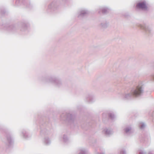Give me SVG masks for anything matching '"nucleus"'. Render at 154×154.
<instances>
[{"label": "nucleus", "instance_id": "nucleus-12", "mask_svg": "<svg viewBox=\"0 0 154 154\" xmlns=\"http://www.w3.org/2000/svg\"><path fill=\"white\" fill-rule=\"evenodd\" d=\"M123 131L127 134H130L133 132L132 127L131 125L127 126L124 129Z\"/></svg>", "mask_w": 154, "mask_h": 154}, {"label": "nucleus", "instance_id": "nucleus-4", "mask_svg": "<svg viewBox=\"0 0 154 154\" xmlns=\"http://www.w3.org/2000/svg\"><path fill=\"white\" fill-rule=\"evenodd\" d=\"M60 117L62 120L68 121L71 125H75L76 121L75 119V116L74 115L69 113H64L60 116Z\"/></svg>", "mask_w": 154, "mask_h": 154}, {"label": "nucleus", "instance_id": "nucleus-13", "mask_svg": "<svg viewBox=\"0 0 154 154\" xmlns=\"http://www.w3.org/2000/svg\"><path fill=\"white\" fill-rule=\"evenodd\" d=\"M21 135H22L24 138L26 139L30 138L31 137V135L29 133V131L24 129L21 131Z\"/></svg>", "mask_w": 154, "mask_h": 154}, {"label": "nucleus", "instance_id": "nucleus-1", "mask_svg": "<svg viewBox=\"0 0 154 154\" xmlns=\"http://www.w3.org/2000/svg\"><path fill=\"white\" fill-rule=\"evenodd\" d=\"M144 91L143 85L142 83L132 88L130 91H125L122 93L121 95L122 99L125 100H129L134 97H139L143 95Z\"/></svg>", "mask_w": 154, "mask_h": 154}, {"label": "nucleus", "instance_id": "nucleus-15", "mask_svg": "<svg viewBox=\"0 0 154 154\" xmlns=\"http://www.w3.org/2000/svg\"><path fill=\"white\" fill-rule=\"evenodd\" d=\"M86 100L89 103H91L94 102L95 98L93 95L91 94H88L86 96Z\"/></svg>", "mask_w": 154, "mask_h": 154}, {"label": "nucleus", "instance_id": "nucleus-7", "mask_svg": "<svg viewBox=\"0 0 154 154\" xmlns=\"http://www.w3.org/2000/svg\"><path fill=\"white\" fill-rule=\"evenodd\" d=\"M138 27L141 29L144 30L145 34L148 36L152 35L153 32L152 29L149 28L148 25L145 23H143L142 24H139L138 25Z\"/></svg>", "mask_w": 154, "mask_h": 154}, {"label": "nucleus", "instance_id": "nucleus-9", "mask_svg": "<svg viewBox=\"0 0 154 154\" xmlns=\"http://www.w3.org/2000/svg\"><path fill=\"white\" fill-rule=\"evenodd\" d=\"M15 3L17 6L23 5L29 8L32 7V5L30 4L29 0H16Z\"/></svg>", "mask_w": 154, "mask_h": 154}, {"label": "nucleus", "instance_id": "nucleus-21", "mask_svg": "<svg viewBox=\"0 0 154 154\" xmlns=\"http://www.w3.org/2000/svg\"><path fill=\"white\" fill-rule=\"evenodd\" d=\"M109 117L112 120H114L116 118V116L113 113H109L108 114Z\"/></svg>", "mask_w": 154, "mask_h": 154}, {"label": "nucleus", "instance_id": "nucleus-23", "mask_svg": "<svg viewBox=\"0 0 154 154\" xmlns=\"http://www.w3.org/2000/svg\"><path fill=\"white\" fill-rule=\"evenodd\" d=\"M109 10V9L107 8L106 7L103 8L102 9V13L103 14H105L106 13L108 12Z\"/></svg>", "mask_w": 154, "mask_h": 154}, {"label": "nucleus", "instance_id": "nucleus-19", "mask_svg": "<svg viewBox=\"0 0 154 154\" xmlns=\"http://www.w3.org/2000/svg\"><path fill=\"white\" fill-rule=\"evenodd\" d=\"M139 126L140 129L143 130L146 127V125L144 123L141 122L139 123Z\"/></svg>", "mask_w": 154, "mask_h": 154}, {"label": "nucleus", "instance_id": "nucleus-24", "mask_svg": "<svg viewBox=\"0 0 154 154\" xmlns=\"http://www.w3.org/2000/svg\"><path fill=\"white\" fill-rule=\"evenodd\" d=\"M119 154H126V151L124 148L121 149L119 152Z\"/></svg>", "mask_w": 154, "mask_h": 154}, {"label": "nucleus", "instance_id": "nucleus-25", "mask_svg": "<svg viewBox=\"0 0 154 154\" xmlns=\"http://www.w3.org/2000/svg\"><path fill=\"white\" fill-rule=\"evenodd\" d=\"M137 154H146V152L143 150H140L138 151Z\"/></svg>", "mask_w": 154, "mask_h": 154}, {"label": "nucleus", "instance_id": "nucleus-26", "mask_svg": "<svg viewBox=\"0 0 154 154\" xmlns=\"http://www.w3.org/2000/svg\"><path fill=\"white\" fill-rule=\"evenodd\" d=\"M89 124H87L86 123H85L84 124L81 125V127L82 128H85L86 127L88 126Z\"/></svg>", "mask_w": 154, "mask_h": 154}, {"label": "nucleus", "instance_id": "nucleus-5", "mask_svg": "<svg viewBox=\"0 0 154 154\" xmlns=\"http://www.w3.org/2000/svg\"><path fill=\"white\" fill-rule=\"evenodd\" d=\"M4 134V137L2 138V141L10 147L13 143V137L10 133L8 131H5Z\"/></svg>", "mask_w": 154, "mask_h": 154}, {"label": "nucleus", "instance_id": "nucleus-16", "mask_svg": "<svg viewBox=\"0 0 154 154\" xmlns=\"http://www.w3.org/2000/svg\"><path fill=\"white\" fill-rule=\"evenodd\" d=\"M28 23L26 21H24L21 23V31H25L27 30L28 26Z\"/></svg>", "mask_w": 154, "mask_h": 154}, {"label": "nucleus", "instance_id": "nucleus-22", "mask_svg": "<svg viewBox=\"0 0 154 154\" xmlns=\"http://www.w3.org/2000/svg\"><path fill=\"white\" fill-rule=\"evenodd\" d=\"M6 10L3 8H0V13L2 15H4L6 13Z\"/></svg>", "mask_w": 154, "mask_h": 154}, {"label": "nucleus", "instance_id": "nucleus-6", "mask_svg": "<svg viewBox=\"0 0 154 154\" xmlns=\"http://www.w3.org/2000/svg\"><path fill=\"white\" fill-rule=\"evenodd\" d=\"M59 6L57 1L54 0L48 5L47 13L49 14L53 13L57 10Z\"/></svg>", "mask_w": 154, "mask_h": 154}, {"label": "nucleus", "instance_id": "nucleus-30", "mask_svg": "<svg viewBox=\"0 0 154 154\" xmlns=\"http://www.w3.org/2000/svg\"><path fill=\"white\" fill-rule=\"evenodd\" d=\"M151 78L154 81V73L152 75Z\"/></svg>", "mask_w": 154, "mask_h": 154}, {"label": "nucleus", "instance_id": "nucleus-31", "mask_svg": "<svg viewBox=\"0 0 154 154\" xmlns=\"http://www.w3.org/2000/svg\"><path fill=\"white\" fill-rule=\"evenodd\" d=\"M98 154H105V152H101L100 153H98Z\"/></svg>", "mask_w": 154, "mask_h": 154}, {"label": "nucleus", "instance_id": "nucleus-10", "mask_svg": "<svg viewBox=\"0 0 154 154\" xmlns=\"http://www.w3.org/2000/svg\"><path fill=\"white\" fill-rule=\"evenodd\" d=\"M3 28V29L10 32H14L16 30V28L14 25H10L9 24L0 25V29Z\"/></svg>", "mask_w": 154, "mask_h": 154}, {"label": "nucleus", "instance_id": "nucleus-3", "mask_svg": "<svg viewBox=\"0 0 154 154\" xmlns=\"http://www.w3.org/2000/svg\"><path fill=\"white\" fill-rule=\"evenodd\" d=\"M39 80L45 84L51 83L58 87H61L63 85L61 79L55 76H42L39 78Z\"/></svg>", "mask_w": 154, "mask_h": 154}, {"label": "nucleus", "instance_id": "nucleus-18", "mask_svg": "<svg viewBox=\"0 0 154 154\" xmlns=\"http://www.w3.org/2000/svg\"><path fill=\"white\" fill-rule=\"evenodd\" d=\"M108 23L105 20L102 22L100 24L101 27L103 29H106L108 26Z\"/></svg>", "mask_w": 154, "mask_h": 154}, {"label": "nucleus", "instance_id": "nucleus-27", "mask_svg": "<svg viewBox=\"0 0 154 154\" xmlns=\"http://www.w3.org/2000/svg\"><path fill=\"white\" fill-rule=\"evenodd\" d=\"M86 152L85 150H81L80 152L78 154H85Z\"/></svg>", "mask_w": 154, "mask_h": 154}, {"label": "nucleus", "instance_id": "nucleus-8", "mask_svg": "<svg viewBox=\"0 0 154 154\" xmlns=\"http://www.w3.org/2000/svg\"><path fill=\"white\" fill-rule=\"evenodd\" d=\"M136 8L139 9H141L144 11L148 10V7L146 1H140L136 4Z\"/></svg>", "mask_w": 154, "mask_h": 154}, {"label": "nucleus", "instance_id": "nucleus-2", "mask_svg": "<svg viewBox=\"0 0 154 154\" xmlns=\"http://www.w3.org/2000/svg\"><path fill=\"white\" fill-rule=\"evenodd\" d=\"M37 122L39 124L41 129L40 135L42 136L50 134L52 130L51 122L49 119L44 117H39Z\"/></svg>", "mask_w": 154, "mask_h": 154}, {"label": "nucleus", "instance_id": "nucleus-11", "mask_svg": "<svg viewBox=\"0 0 154 154\" xmlns=\"http://www.w3.org/2000/svg\"><path fill=\"white\" fill-rule=\"evenodd\" d=\"M88 14V11L85 9H82L79 11L78 14V17L81 19L87 16Z\"/></svg>", "mask_w": 154, "mask_h": 154}, {"label": "nucleus", "instance_id": "nucleus-20", "mask_svg": "<svg viewBox=\"0 0 154 154\" xmlns=\"http://www.w3.org/2000/svg\"><path fill=\"white\" fill-rule=\"evenodd\" d=\"M63 141L65 143H67L69 142V140L67 136L64 135L63 137Z\"/></svg>", "mask_w": 154, "mask_h": 154}, {"label": "nucleus", "instance_id": "nucleus-28", "mask_svg": "<svg viewBox=\"0 0 154 154\" xmlns=\"http://www.w3.org/2000/svg\"><path fill=\"white\" fill-rule=\"evenodd\" d=\"M82 108V106H79L77 107L78 109L79 110H81Z\"/></svg>", "mask_w": 154, "mask_h": 154}, {"label": "nucleus", "instance_id": "nucleus-14", "mask_svg": "<svg viewBox=\"0 0 154 154\" xmlns=\"http://www.w3.org/2000/svg\"><path fill=\"white\" fill-rule=\"evenodd\" d=\"M103 133L107 136H109L112 134L113 133V130L110 128H106L103 131Z\"/></svg>", "mask_w": 154, "mask_h": 154}, {"label": "nucleus", "instance_id": "nucleus-17", "mask_svg": "<svg viewBox=\"0 0 154 154\" xmlns=\"http://www.w3.org/2000/svg\"><path fill=\"white\" fill-rule=\"evenodd\" d=\"M42 142L46 146L49 145L51 143V140L48 137H45L43 140Z\"/></svg>", "mask_w": 154, "mask_h": 154}, {"label": "nucleus", "instance_id": "nucleus-32", "mask_svg": "<svg viewBox=\"0 0 154 154\" xmlns=\"http://www.w3.org/2000/svg\"><path fill=\"white\" fill-rule=\"evenodd\" d=\"M148 154H153L151 152H149Z\"/></svg>", "mask_w": 154, "mask_h": 154}, {"label": "nucleus", "instance_id": "nucleus-29", "mask_svg": "<svg viewBox=\"0 0 154 154\" xmlns=\"http://www.w3.org/2000/svg\"><path fill=\"white\" fill-rule=\"evenodd\" d=\"M69 1V0H62L63 2L65 3H67Z\"/></svg>", "mask_w": 154, "mask_h": 154}]
</instances>
